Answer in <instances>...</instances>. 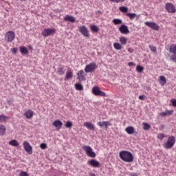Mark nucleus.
Here are the masks:
<instances>
[{
    "instance_id": "nucleus-1",
    "label": "nucleus",
    "mask_w": 176,
    "mask_h": 176,
    "mask_svg": "<svg viewBox=\"0 0 176 176\" xmlns=\"http://www.w3.org/2000/svg\"><path fill=\"white\" fill-rule=\"evenodd\" d=\"M120 157L123 162L126 163H131L134 160V157L133 154L129 151H123L120 152Z\"/></svg>"
},
{
    "instance_id": "nucleus-2",
    "label": "nucleus",
    "mask_w": 176,
    "mask_h": 176,
    "mask_svg": "<svg viewBox=\"0 0 176 176\" xmlns=\"http://www.w3.org/2000/svg\"><path fill=\"white\" fill-rule=\"evenodd\" d=\"M176 140L175 136H170L166 142L164 144L163 146L165 149H171L175 145Z\"/></svg>"
},
{
    "instance_id": "nucleus-3",
    "label": "nucleus",
    "mask_w": 176,
    "mask_h": 176,
    "mask_svg": "<svg viewBox=\"0 0 176 176\" xmlns=\"http://www.w3.org/2000/svg\"><path fill=\"white\" fill-rule=\"evenodd\" d=\"M98 68L97 64L94 62H92L88 65H87L85 67V72L86 74H91V72H94L96 69Z\"/></svg>"
},
{
    "instance_id": "nucleus-4",
    "label": "nucleus",
    "mask_w": 176,
    "mask_h": 176,
    "mask_svg": "<svg viewBox=\"0 0 176 176\" xmlns=\"http://www.w3.org/2000/svg\"><path fill=\"white\" fill-rule=\"evenodd\" d=\"M16 38V34L13 31H8L6 33L5 40L6 42H13Z\"/></svg>"
},
{
    "instance_id": "nucleus-5",
    "label": "nucleus",
    "mask_w": 176,
    "mask_h": 176,
    "mask_svg": "<svg viewBox=\"0 0 176 176\" xmlns=\"http://www.w3.org/2000/svg\"><path fill=\"white\" fill-rule=\"evenodd\" d=\"M92 94L94 96H99V97H107V94L105 92L100 90V87H94L92 89Z\"/></svg>"
},
{
    "instance_id": "nucleus-6",
    "label": "nucleus",
    "mask_w": 176,
    "mask_h": 176,
    "mask_svg": "<svg viewBox=\"0 0 176 176\" xmlns=\"http://www.w3.org/2000/svg\"><path fill=\"white\" fill-rule=\"evenodd\" d=\"M53 34H56V29L54 28H45L41 32V35L45 38L50 36V35H53Z\"/></svg>"
},
{
    "instance_id": "nucleus-7",
    "label": "nucleus",
    "mask_w": 176,
    "mask_h": 176,
    "mask_svg": "<svg viewBox=\"0 0 176 176\" xmlns=\"http://www.w3.org/2000/svg\"><path fill=\"white\" fill-rule=\"evenodd\" d=\"M83 151H85L87 156L89 157H96V153L93 151V148H91L89 146H82Z\"/></svg>"
},
{
    "instance_id": "nucleus-8",
    "label": "nucleus",
    "mask_w": 176,
    "mask_h": 176,
    "mask_svg": "<svg viewBox=\"0 0 176 176\" xmlns=\"http://www.w3.org/2000/svg\"><path fill=\"white\" fill-rule=\"evenodd\" d=\"M78 30L80 34H82L85 38H89V36H90V33L86 26H80L78 28Z\"/></svg>"
},
{
    "instance_id": "nucleus-9",
    "label": "nucleus",
    "mask_w": 176,
    "mask_h": 176,
    "mask_svg": "<svg viewBox=\"0 0 176 176\" xmlns=\"http://www.w3.org/2000/svg\"><path fill=\"white\" fill-rule=\"evenodd\" d=\"M165 9L168 13H175L176 12L175 6H174V4L171 3H167L165 6Z\"/></svg>"
},
{
    "instance_id": "nucleus-10",
    "label": "nucleus",
    "mask_w": 176,
    "mask_h": 176,
    "mask_svg": "<svg viewBox=\"0 0 176 176\" xmlns=\"http://www.w3.org/2000/svg\"><path fill=\"white\" fill-rule=\"evenodd\" d=\"M23 148L29 155H32V146L30 144V142L25 141L23 143Z\"/></svg>"
},
{
    "instance_id": "nucleus-11",
    "label": "nucleus",
    "mask_w": 176,
    "mask_h": 176,
    "mask_svg": "<svg viewBox=\"0 0 176 176\" xmlns=\"http://www.w3.org/2000/svg\"><path fill=\"white\" fill-rule=\"evenodd\" d=\"M145 25L151 28V30H154L155 31H159V25L155 22H145Z\"/></svg>"
},
{
    "instance_id": "nucleus-12",
    "label": "nucleus",
    "mask_w": 176,
    "mask_h": 176,
    "mask_svg": "<svg viewBox=\"0 0 176 176\" xmlns=\"http://www.w3.org/2000/svg\"><path fill=\"white\" fill-rule=\"evenodd\" d=\"M52 125L54 127H56L58 131H59L63 127V122H61L60 120H57L52 123Z\"/></svg>"
},
{
    "instance_id": "nucleus-13",
    "label": "nucleus",
    "mask_w": 176,
    "mask_h": 176,
    "mask_svg": "<svg viewBox=\"0 0 176 176\" xmlns=\"http://www.w3.org/2000/svg\"><path fill=\"white\" fill-rule=\"evenodd\" d=\"M119 31L121 32V34H124L130 33V30H129V28H127L126 25H122L119 28Z\"/></svg>"
},
{
    "instance_id": "nucleus-14",
    "label": "nucleus",
    "mask_w": 176,
    "mask_h": 176,
    "mask_svg": "<svg viewBox=\"0 0 176 176\" xmlns=\"http://www.w3.org/2000/svg\"><path fill=\"white\" fill-rule=\"evenodd\" d=\"M23 116H25V118H26V119H31V118H32V116H34V111H32V110H31V109L27 110L24 113Z\"/></svg>"
},
{
    "instance_id": "nucleus-15",
    "label": "nucleus",
    "mask_w": 176,
    "mask_h": 176,
    "mask_svg": "<svg viewBox=\"0 0 176 176\" xmlns=\"http://www.w3.org/2000/svg\"><path fill=\"white\" fill-rule=\"evenodd\" d=\"M63 20L64 21H70V23H75L76 21L75 17H74L72 15L69 14L65 16Z\"/></svg>"
},
{
    "instance_id": "nucleus-16",
    "label": "nucleus",
    "mask_w": 176,
    "mask_h": 176,
    "mask_svg": "<svg viewBox=\"0 0 176 176\" xmlns=\"http://www.w3.org/2000/svg\"><path fill=\"white\" fill-rule=\"evenodd\" d=\"M88 164H90L92 167H100V162L96 160H91L88 162Z\"/></svg>"
},
{
    "instance_id": "nucleus-17",
    "label": "nucleus",
    "mask_w": 176,
    "mask_h": 176,
    "mask_svg": "<svg viewBox=\"0 0 176 176\" xmlns=\"http://www.w3.org/2000/svg\"><path fill=\"white\" fill-rule=\"evenodd\" d=\"M72 78H74V72L71 70H67L65 77V80H69V79H72Z\"/></svg>"
},
{
    "instance_id": "nucleus-18",
    "label": "nucleus",
    "mask_w": 176,
    "mask_h": 176,
    "mask_svg": "<svg viewBox=\"0 0 176 176\" xmlns=\"http://www.w3.org/2000/svg\"><path fill=\"white\" fill-rule=\"evenodd\" d=\"M77 76V79H78V80H85V72H83V70L78 71Z\"/></svg>"
},
{
    "instance_id": "nucleus-19",
    "label": "nucleus",
    "mask_w": 176,
    "mask_h": 176,
    "mask_svg": "<svg viewBox=\"0 0 176 176\" xmlns=\"http://www.w3.org/2000/svg\"><path fill=\"white\" fill-rule=\"evenodd\" d=\"M19 50H20V52L22 54V56H25V55L28 54V53H30V52L25 47H20Z\"/></svg>"
},
{
    "instance_id": "nucleus-20",
    "label": "nucleus",
    "mask_w": 176,
    "mask_h": 176,
    "mask_svg": "<svg viewBox=\"0 0 176 176\" xmlns=\"http://www.w3.org/2000/svg\"><path fill=\"white\" fill-rule=\"evenodd\" d=\"M84 126L87 127V129H89V130L94 131V124H91V122H85Z\"/></svg>"
},
{
    "instance_id": "nucleus-21",
    "label": "nucleus",
    "mask_w": 176,
    "mask_h": 176,
    "mask_svg": "<svg viewBox=\"0 0 176 176\" xmlns=\"http://www.w3.org/2000/svg\"><path fill=\"white\" fill-rule=\"evenodd\" d=\"M135 130V129L133 126H128L125 129L126 133H127V134H129V135L133 134L134 133Z\"/></svg>"
},
{
    "instance_id": "nucleus-22",
    "label": "nucleus",
    "mask_w": 176,
    "mask_h": 176,
    "mask_svg": "<svg viewBox=\"0 0 176 176\" xmlns=\"http://www.w3.org/2000/svg\"><path fill=\"white\" fill-rule=\"evenodd\" d=\"M166 83H167L166 77H164V76H160V85H161V86H164V85H166Z\"/></svg>"
},
{
    "instance_id": "nucleus-23",
    "label": "nucleus",
    "mask_w": 176,
    "mask_h": 176,
    "mask_svg": "<svg viewBox=\"0 0 176 176\" xmlns=\"http://www.w3.org/2000/svg\"><path fill=\"white\" fill-rule=\"evenodd\" d=\"M8 120H9V117L5 115L0 116V123H6V122H8Z\"/></svg>"
},
{
    "instance_id": "nucleus-24",
    "label": "nucleus",
    "mask_w": 176,
    "mask_h": 176,
    "mask_svg": "<svg viewBox=\"0 0 176 176\" xmlns=\"http://www.w3.org/2000/svg\"><path fill=\"white\" fill-rule=\"evenodd\" d=\"M6 133V127L3 124L0 125V135H4Z\"/></svg>"
},
{
    "instance_id": "nucleus-25",
    "label": "nucleus",
    "mask_w": 176,
    "mask_h": 176,
    "mask_svg": "<svg viewBox=\"0 0 176 176\" xmlns=\"http://www.w3.org/2000/svg\"><path fill=\"white\" fill-rule=\"evenodd\" d=\"M113 47L116 50H122V49H123V46H122V44L119 43H114Z\"/></svg>"
},
{
    "instance_id": "nucleus-26",
    "label": "nucleus",
    "mask_w": 176,
    "mask_h": 176,
    "mask_svg": "<svg viewBox=\"0 0 176 176\" xmlns=\"http://www.w3.org/2000/svg\"><path fill=\"white\" fill-rule=\"evenodd\" d=\"M169 52L172 53V54H176V45L175 44H173L172 45H170V48H169Z\"/></svg>"
},
{
    "instance_id": "nucleus-27",
    "label": "nucleus",
    "mask_w": 176,
    "mask_h": 176,
    "mask_svg": "<svg viewBox=\"0 0 176 176\" xmlns=\"http://www.w3.org/2000/svg\"><path fill=\"white\" fill-rule=\"evenodd\" d=\"M57 74L60 76L64 75V74H65V70H64V67H58Z\"/></svg>"
},
{
    "instance_id": "nucleus-28",
    "label": "nucleus",
    "mask_w": 176,
    "mask_h": 176,
    "mask_svg": "<svg viewBox=\"0 0 176 176\" xmlns=\"http://www.w3.org/2000/svg\"><path fill=\"white\" fill-rule=\"evenodd\" d=\"M9 145H11V146H19V144L17 140H12L9 142Z\"/></svg>"
},
{
    "instance_id": "nucleus-29",
    "label": "nucleus",
    "mask_w": 176,
    "mask_h": 176,
    "mask_svg": "<svg viewBox=\"0 0 176 176\" xmlns=\"http://www.w3.org/2000/svg\"><path fill=\"white\" fill-rule=\"evenodd\" d=\"M90 28L93 32H98V31H100V28L96 25H91Z\"/></svg>"
},
{
    "instance_id": "nucleus-30",
    "label": "nucleus",
    "mask_w": 176,
    "mask_h": 176,
    "mask_svg": "<svg viewBox=\"0 0 176 176\" xmlns=\"http://www.w3.org/2000/svg\"><path fill=\"white\" fill-rule=\"evenodd\" d=\"M126 16L129 17L130 20H134L135 17H138L135 13H127Z\"/></svg>"
},
{
    "instance_id": "nucleus-31",
    "label": "nucleus",
    "mask_w": 176,
    "mask_h": 176,
    "mask_svg": "<svg viewBox=\"0 0 176 176\" xmlns=\"http://www.w3.org/2000/svg\"><path fill=\"white\" fill-rule=\"evenodd\" d=\"M120 42L121 43V45H126L127 44V38H126V37L122 36L120 38Z\"/></svg>"
},
{
    "instance_id": "nucleus-32",
    "label": "nucleus",
    "mask_w": 176,
    "mask_h": 176,
    "mask_svg": "<svg viewBox=\"0 0 176 176\" xmlns=\"http://www.w3.org/2000/svg\"><path fill=\"white\" fill-rule=\"evenodd\" d=\"M143 129H144L145 131H148L151 129V125L148 123L146 122H143Z\"/></svg>"
},
{
    "instance_id": "nucleus-33",
    "label": "nucleus",
    "mask_w": 176,
    "mask_h": 176,
    "mask_svg": "<svg viewBox=\"0 0 176 176\" xmlns=\"http://www.w3.org/2000/svg\"><path fill=\"white\" fill-rule=\"evenodd\" d=\"M119 10L122 12V13H127V12H129V8L124 6H121L119 8Z\"/></svg>"
},
{
    "instance_id": "nucleus-34",
    "label": "nucleus",
    "mask_w": 176,
    "mask_h": 176,
    "mask_svg": "<svg viewBox=\"0 0 176 176\" xmlns=\"http://www.w3.org/2000/svg\"><path fill=\"white\" fill-rule=\"evenodd\" d=\"M75 87L76 90H79V91L83 90V85H82L80 83H76L75 85Z\"/></svg>"
},
{
    "instance_id": "nucleus-35",
    "label": "nucleus",
    "mask_w": 176,
    "mask_h": 176,
    "mask_svg": "<svg viewBox=\"0 0 176 176\" xmlns=\"http://www.w3.org/2000/svg\"><path fill=\"white\" fill-rule=\"evenodd\" d=\"M113 23L115 25H118L119 24H122V20L119 19H114L113 20Z\"/></svg>"
},
{
    "instance_id": "nucleus-36",
    "label": "nucleus",
    "mask_w": 176,
    "mask_h": 176,
    "mask_svg": "<svg viewBox=\"0 0 176 176\" xmlns=\"http://www.w3.org/2000/svg\"><path fill=\"white\" fill-rule=\"evenodd\" d=\"M157 138L162 141V140L166 138V135L164 133H158L157 135Z\"/></svg>"
},
{
    "instance_id": "nucleus-37",
    "label": "nucleus",
    "mask_w": 176,
    "mask_h": 176,
    "mask_svg": "<svg viewBox=\"0 0 176 176\" xmlns=\"http://www.w3.org/2000/svg\"><path fill=\"white\" fill-rule=\"evenodd\" d=\"M136 71L137 72H142L144 71V67L141 66V65H138L136 67Z\"/></svg>"
},
{
    "instance_id": "nucleus-38",
    "label": "nucleus",
    "mask_w": 176,
    "mask_h": 176,
    "mask_svg": "<svg viewBox=\"0 0 176 176\" xmlns=\"http://www.w3.org/2000/svg\"><path fill=\"white\" fill-rule=\"evenodd\" d=\"M65 126L67 129H71V127H72V122L71 121H67Z\"/></svg>"
},
{
    "instance_id": "nucleus-39",
    "label": "nucleus",
    "mask_w": 176,
    "mask_h": 176,
    "mask_svg": "<svg viewBox=\"0 0 176 176\" xmlns=\"http://www.w3.org/2000/svg\"><path fill=\"white\" fill-rule=\"evenodd\" d=\"M104 124L105 129H108L109 126H111L112 125L111 124V122H109V121H104Z\"/></svg>"
},
{
    "instance_id": "nucleus-40",
    "label": "nucleus",
    "mask_w": 176,
    "mask_h": 176,
    "mask_svg": "<svg viewBox=\"0 0 176 176\" xmlns=\"http://www.w3.org/2000/svg\"><path fill=\"white\" fill-rule=\"evenodd\" d=\"M110 2H115L116 3H120L124 2V0H109Z\"/></svg>"
},
{
    "instance_id": "nucleus-41",
    "label": "nucleus",
    "mask_w": 176,
    "mask_h": 176,
    "mask_svg": "<svg viewBox=\"0 0 176 176\" xmlns=\"http://www.w3.org/2000/svg\"><path fill=\"white\" fill-rule=\"evenodd\" d=\"M170 59L172 60L174 63H176V54L171 55Z\"/></svg>"
},
{
    "instance_id": "nucleus-42",
    "label": "nucleus",
    "mask_w": 176,
    "mask_h": 176,
    "mask_svg": "<svg viewBox=\"0 0 176 176\" xmlns=\"http://www.w3.org/2000/svg\"><path fill=\"white\" fill-rule=\"evenodd\" d=\"M149 49L153 52H156V47L153 45H149Z\"/></svg>"
},
{
    "instance_id": "nucleus-43",
    "label": "nucleus",
    "mask_w": 176,
    "mask_h": 176,
    "mask_svg": "<svg viewBox=\"0 0 176 176\" xmlns=\"http://www.w3.org/2000/svg\"><path fill=\"white\" fill-rule=\"evenodd\" d=\"M18 50H19V49H17L16 47H14L10 50V52H12V53H13V54H16V53H17Z\"/></svg>"
},
{
    "instance_id": "nucleus-44",
    "label": "nucleus",
    "mask_w": 176,
    "mask_h": 176,
    "mask_svg": "<svg viewBox=\"0 0 176 176\" xmlns=\"http://www.w3.org/2000/svg\"><path fill=\"white\" fill-rule=\"evenodd\" d=\"M40 148L41 149H46L47 148V146L46 145V144L45 143H42L41 145H40Z\"/></svg>"
},
{
    "instance_id": "nucleus-45",
    "label": "nucleus",
    "mask_w": 176,
    "mask_h": 176,
    "mask_svg": "<svg viewBox=\"0 0 176 176\" xmlns=\"http://www.w3.org/2000/svg\"><path fill=\"white\" fill-rule=\"evenodd\" d=\"M19 176H28L27 172L22 171L19 173Z\"/></svg>"
},
{
    "instance_id": "nucleus-46",
    "label": "nucleus",
    "mask_w": 176,
    "mask_h": 176,
    "mask_svg": "<svg viewBox=\"0 0 176 176\" xmlns=\"http://www.w3.org/2000/svg\"><path fill=\"white\" fill-rule=\"evenodd\" d=\"M170 102H172L173 107H176V100L175 99L171 100Z\"/></svg>"
},
{
    "instance_id": "nucleus-47",
    "label": "nucleus",
    "mask_w": 176,
    "mask_h": 176,
    "mask_svg": "<svg viewBox=\"0 0 176 176\" xmlns=\"http://www.w3.org/2000/svg\"><path fill=\"white\" fill-rule=\"evenodd\" d=\"M98 126H100V127H104V121L103 122H98Z\"/></svg>"
},
{
    "instance_id": "nucleus-48",
    "label": "nucleus",
    "mask_w": 176,
    "mask_h": 176,
    "mask_svg": "<svg viewBox=\"0 0 176 176\" xmlns=\"http://www.w3.org/2000/svg\"><path fill=\"white\" fill-rule=\"evenodd\" d=\"M139 100H145V95H140L139 96Z\"/></svg>"
},
{
    "instance_id": "nucleus-49",
    "label": "nucleus",
    "mask_w": 176,
    "mask_h": 176,
    "mask_svg": "<svg viewBox=\"0 0 176 176\" xmlns=\"http://www.w3.org/2000/svg\"><path fill=\"white\" fill-rule=\"evenodd\" d=\"M173 112H174V111H173V110L166 111V115H173Z\"/></svg>"
},
{
    "instance_id": "nucleus-50",
    "label": "nucleus",
    "mask_w": 176,
    "mask_h": 176,
    "mask_svg": "<svg viewBox=\"0 0 176 176\" xmlns=\"http://www.w3.org/2000/svg\"><path fill=\"white\" fill-rule=\"evenodd\" d=\"M128 52L129 53H133V52H134V50H133V48H128Z\"/></svg>"
},
{
    "instance_id": "nucleus-51",
    "label": "nucleus",
    "mask_w": 176,
    "mask_h": 176,
    "mask_svg": "<svg viewBox=\"0 0 176 176\" xmlns=\"http://www.w3.org/2000/svg\"><path fill=\"white\" fill-rule=\"evenodd\" d=\"M160 115L161 116H167V113L166 112H162Z\"/></svg>"
},
{
    "instance_id": "nucleus-52",
    "label": "nucleus",
    "mask_w": 176,
    "mask_h": 176,
    "mask_svg": "<svg viewBox=\"0 0 176 176\" xmlns=\"http://www.w3.org/2000/svg\"><path fill=\"white\" fill-rule=\"evenodd\" d=\"M128 65H129V67H133V65H134V63H133V62H129V63H128Z\"/></svg>"
},
{
    "instance_id": "nucleus-53",
    "label": "nucleus",
    "mask_w": 176,
    "mask_h": 176,
    "mask_svg": "<svg viewBox=\"0 0 176 176\" xmlns=\"http://www.w3.org/2000/svg\"><path fill=\"white\" fill-rule=\"evenodd\" d=\"M89 176H96V174L91 173H89Z\"/></svg>"
},
{
    "instance_id": "nucleus-54",
    "label": "nucleus",
    "mask_w": 176,
    "mask_h": 176,
    "mask_svg": "<svg viewBox=\"0 0 176 176\" xmlns=\"http://www.w3.org/2000/svg\"><path fill=\"white\" fill-rule=\"evenodd\" d=\"M164 125H161V126H160V130H163V129H164Z\"/></svg>"
},
{
    "instance_id": "nucleus-55",
    "label": "nucleus",
    "mask_w": 176,
    "mask_h": 176,
    "mask_svg": "<svg viewBox=\"0 0 176 176\" xmlns=\"http://www.w3.org/2000/svg\"><path fill=\"white\" fill-rule=\"evenodd\" d=\"M21 1H25L26 0H21Z\"/></svg>"
},
{
    "instance_id": "nucleus-56",
    "label": "nucleus",
    "mask_w": 176,
    "mask_h": 176,
    "mask_svg": "<svg viewBox=\"0 0 176 176\" xmlns=\"http://www.w3.org/2000/svg\"><path fill=\"white\" fill-rule=\"evenodd\" d=\"M175 27H176V24L175 25Z\"/></svg>"
}]
</instances>
